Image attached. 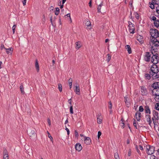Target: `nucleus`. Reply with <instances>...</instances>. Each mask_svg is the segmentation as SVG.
Here are the masks:
<instances>
[{
    "mask_svg": "<svg viewBox=\"0 0 159 159\" xmlns=\"http://www.w3.org/2000/svg\"><path fill=\"white\" fill-rule=\"evenodd\" d=\"M150 70L149 74L151 75L152 77L153 80L159 78V74H158L159 69L156 64H153L152 65Z\"/></svg>",
    "mask_w": 159,
    "mask_h": 159,
    "instance_id": "1",
    "label": "nucleus"
},
{
    "mask_svg": "<svg viewBox=\"0 0 159 159\" xmlns=\"http://www.w3.org/2000/svg\"><path fill=\"white\" fill-rule=\"evenodd\" d=\"M151 51L153 55L151 57V61L153 64H157L159 61V57L158 54L156 52L155 48H153V46H152Z\"/></svg>",
    "mask_w": 159,
    "mask_h": 159,
    "instance_id": "2",
    "label": "nucleus"
},
{
    "mask_svg": "<svg viewBox=\"0 0 159 159\" xmlns=\"http://www.w3.org/2000/svg\"><path fill=\"white\" fill-rule=\"evenodd\" d=\"M150 32L151 36V39H154L159 37V31L156 29H151L150 30Z\"/></svg>",
    "mask_w": 159,
    "mask_h": 159,
    "instance_id": "3",
    "label": "nucleus"
},
{
    "mask_svg": "<svg viewBox=\"0 0 159 159\" xmlns=\"http://www.w3.org/2000/svg\"><path fill=\"white\" fill-rule=\"evenodd\" d=\"M155 147L150 145L146 146V152L148 155H151L154 153L155 151Z\"/></svg>",
    "mask_w": 159,
    "mask_h": 159,
    "instance_id": "4",
    "label": "nucleus"
},
{
    "mask_svg": "<svg viewBox=\"0 0 159 159\" xmlns=\"http://www.w3.org/2000/svg\"><path fill=\"white\" fill-rule=\"evenodd\" d=\"M151 42L152 43V45L151 46H153V48H155L156 50H157V47L159 46V41L157 39H151Z\"/></svg>",
    "mask_w": 159,
    "mask_h": 159,
    "instance_id": "5",
    "label": "nucleus"
},
{
    "mask_svg": "<svg viewBox=\"0 0 159 159\" xmlns=\"http://www.w3.org/2000/svg\"><path fill=\"white\" fill-rule=\"evenodd\" d=\"M128 23L129 24V30L130 33L134 34V33L135 30L134 25L130 21H128Z\"/></svg>",
    "mask_w": 159,
    "mask_h": 159,
    "instance_id": "6",
    "label": "nucleus"
},
{
    "mask_svg": "<svg viewBox=\"0 0 159 159\" xmlns=\"http://www.w3.org/2000/svg\"><path fill=\"white\" fill-rule=\"evenodd\" d=\"M151 54L149 52H147L145 53L144 56V60L146 62H149L150 60Z\"/></svg>",
    "mask_w": 159,
    "mask_h": 159,
    "instance_id": "7",
    "label": "nucleus"
},
{
    "mask_svg": "<svg viewBox=\"0 0 159 159\" xmlns=\"http://www.w3.org/2000/svg\"><path fill=\"white\" fill-rule=\"evenodd\" d=\"M157 0H152V2H149V4L150 5V7L152 9L155 8V5H158V3L157 2Z\"/></svg>",
    "mask_w": 159,
    "mask_h": 159,
    "instance_id": "8",
    "label": "nucleus"
},
{
    "mask_svg": "<svg viewBox=\"0 0 159 159\" xmlns=\"http://www.w3.org/2000/svg\"><path fill=\"white\" fill-rule=\"evenodd\" d=\"M152 86L154 88V89L152 91V93H153L157 88H159V82H154L152 84Z\"/></svg>",
    "mask_w": 159,
    "mask_h": 159,
    "instance_id": "9",
    "label": "nucleus"
},
{
    "mask_svg": "<svg viewBox=\"0 0 159 159\" xmlns=\"http://www.w3.org/2000/svg\"><path fill=\"white\" fill-rule=\"evenodd\" d=\"M141 89L142 95H146L148 94L147 90L144 86H142L141 87Z\"/></svg>",
    "mask_w": 159,
    "mask_h": 159,
    "instance_id": "10",
    "label": "nucleus"
},
{
    "mask_svg": "<svg viewBox=\"0 0 159 159\" xmlns=\"http://www.w3.org/2000/svg\"><path fill=\"white\" fill-rule=\"evenodd\" d=\"M27 132L28 133L29 135L31 136L32 135H35L36 134L35 129L34 128H32V129H28Z\"/></svg>",
    "mask_w": 159,
    "mask_h": 159,
    "instance_id": "11",
    "label": "nucleus"
},
{
    "mask_svg": "<svg viewBox=\"0 0 159 159\" xmlns=\"http://www.w3.org/2000/svg\"><path fill=\"white\" fill-rule=\"evenodd\" d=\"M91 142V140L90 138L89 137H84V143L87 145L90 144Z\"/></svg>",
    "mask_w": 159,
    "mask_h": 159,
    "instance_id": "12",
    "label": "nucleus"
},
{
    "mask_svg": "<svg viewBox=\"0 0 159 159\" xmlns=\"http://www.w3.org/2000/svg\"><path fill=\"white\" fill-rule=\"evenodd\" d=\"M76 150L78 152L80 151L82 149L81 145L79 143H77L75 146Z\"/></svg>",
    "mask_w": 159,
    "mask_h": 159,
    "instance_id": "13",
    "label": "nucleus"
},
{
    "mask_svg": "<svg viewBox=\"0 0 159 159\" xmlns=\"http://www.w3.org/2000/svg\"><path fill=\"white\" fill-rule=\"evenodd\" d=\"M153 116L154 118L157 120H159V118L158 117V113L155 110H153Z\"/></svg>",
    "mask_w": 159,
    "mask_h": 159,
    "instance_id": "14",
    "label": "nucleus"
},
{
    "mask_svg": "<svg viewBox=\"0 0 159 159\" xmlns=\"http://www.w3.org/2000/svg\"><path fill=\"white\" fill-rule=\"evenodd\" d=\"M141 113L137 111L135 113L136 118L138 121H139L140 119V117L141 116Z\"/></svg>",
    "mask_w": 159,
    "mask_h": 159,
    "instance_id": "15",
    "label": "nucleus"
},
{
    "mask_svg": "<svg viewBox=\"0 0 159 159\" xmlns=\"http://www.w3.org/2000/svg\"><path fill=\"white\" fill-rule=\"evenodd\" d=\"M144 110L145 111V113L146 114H151V111L150 108L148 105H146L144 107Z\"/></svg>",
    "mask_w": 159,
    "mask_h": 159,
    "instance_id": "16",
    "label": "nucleus"
},
{
    "mask_svg": "<svg viewBox=\"0 0 159 159\" xmlns=\"http://www.w3.org/2000/svg\"><path fill=\"white\" fill-rule=\"evenodd\" d=\"M145 117L146 118L147 121L149 125H150L152 122V121L151 120V116L150 114L146 115Z\"/></svg>",
    "mask_w": 159,
    "mask_h": 159,
    "instance_id": "17",
    "label": "nucleus"
},
{
    "mask_svg": "<svg viewBox=\"0 0 159 159\" xmlns=\"http://www.w3.org/2000/svg\"><path fill=\"white\" fill-rule=\"evenodd\" d=\"M125 49L128 51V52L129 54H130L132 53L131 48L130 46L129 45H127L125 47Z\"/></svg>",
    "mask_w": 159,
    "mask_h": 159,
    "instance_id": "18",
    "label": "nucleus"
},
{
    "mask_svg": "<svg viewBox=\"0 0 159 159\" xmlns=\"http://www.w3.org/2000/svg\"><path fill=\"white\" fill-rule=\"evenodd\" d=\"M35 67L37 72H39V65L38 60H35Z\"/></svg>",
    "mask_w": 159,
    "mask_h": 159,
    "instance_id": "19",
    "label": "nucleus"
},
{
    "mask_svg": "<svg viewBox=\"0 0 159 159\" xmlns=\"http://www.w3.org/2000/svg\"><path fill=\"white\" fill-rule=\"evenodd\" d=\"M75 92L78 95L80 94V87L79 86H76L75 87Z\"/></svg>",
    "mask_w": 159,
    "mask_h": 159,
    "instance_id": "20",
    "label": "nucleus"
},
{
    "mask_svg": "<svg viewBox=\"0 0 159 159\" xmlns=\"http://www.w3.org/2000/svg\"><path fill=\"white\" fill-rule=\"evenodd\" d=\"M85 22L86 25L88 26L89 29H90L91 28V23L89 20H85Z\"/></svg>",
    "mask_w": 159,
    "mask_h": 159,
    "instance_id": "21",
    "label": "nucleus"
},
{
    "mask_svg": "<svg viewBox=\"0 0 159 159\" xmlns=\"http://www.w3.org/2000/svg\"><path fill=\"white\" fill-rule=\"evenodd\" d=\"M120 121L121 122L120 123V126L122 128H124L125 127V125L124 123V120L123 118L121 119Z\"/></svg>",
    "mask_w": 159,
    "mask_h": 159,
    "instance_id": "22",
    "label": "nucleus"
},
{
    "mask_svg": "<svg viewBox=\"0 0 159 159\" xmlns=\"http://www.w3.org/2000/svg\"><path fill=\"white\" fill-rule=\"evenodd\" d=\"M151 77H152V75L148 73L145 74V78L146 80H149L151 79Z\"/></svg>",
    "mask_w": 159,
    "mask_h": 159,
    "instance_id": "23",
    "label": "nucleus"
},
{
    "mask_svg": "<svg viewBox=\"0 0 159 159\" xmlns=\"http://www.w3.org/2000/svg\"><path fill=\"white\" fill-rule=\"evenodd\" d=\"M5 50H6L7 53V54L9 53H12L13 50L12 48H5Z\"/></svg>",
    "mask_w": 159,
    "mask_h": 159,
    "instance_id": "24",
    "label": "nucleus"
},
{
    "mask_svg": "<svg viewBox=\"0 0 159 159\" xmlns=\"http://www.w3.org/2000/svg\"><path fill=\"white\" fill-rule=\"evenodd\" d=\"M127 98H128L126 96L124 97L125 102L126 105H127V106L128 107L130 105V103L128 101H127Z\"/></svg>",
    "mask_w": 159,
    "mask_h": 159,
    "instance_id": "25",
    "label": "nucleus"
},
{
    "mask_svg": "<svg viewBox=\"0 0 159 159\" xmlns=\"http://www.w3.org/2000/svg\"><path fill=\"white\" fill-rule=\"evenodd\" d=\"M154 24L156 27L158 28L159 27V20H157L154 21Z\"/></svg>",
    "mask_w": 159,
    "mask_h": 159,
    "instance_id": "26",
    "label": "nucleus"
},
{
    "mask_svg": "<svg viewBox=\"0 0 159 159\" xmlns=\"http://www.w3.org/2000/svg\"><path fill=\"white\" fill-rule=\"evenodd\" d=\"M76 46L75 47L76 49L77 50L79 49L81 47L80 42H76L75 43Z\"/></svg>",
    "mask_w": 159,
    "mask_h": 159,
    "instance_id": "27",
    "label": "nucleus"
},
{
    "mask_svg": "<svg viewBox=\"0 0 159 159\" xmlns=\"http://www.w3.org/2000/svg\"><path fill=\"white\" fill-rule=\"evenodd\" d=\"M102 2H102L98 6V8H97V10H98V12H101V7L103 5H102Z\"/></svg>",
    "mask_w": 159,
    "mask_h": 159,
    "instance_id": "28",
    "label": "nucleus"
},
{
    "mask_svg": "<svg viewBox=\"0 0 159 159\" xmlns=\"http://www.w3.org/2000/svg\"><path fill=\"white\" fill-rule=\"evenodd\" d=\"M20 91H21V93L23 94H24L25 93V92L24 91V87L23 86L22 83H21L20 84Z\"/></svg>",
    "mask_w": 159,
    "mask_h": 159,
    "instance_id": "29",
    "label": "nucleus"
},
{
    "mask_svg": "<svg viewBox=\"0 0 159 159\" xmlns=\"http://www.w3.org/2000/svg\"><path fill=\"white\" fill-rule=\"evenodd\" d=\"M155 91L157 92V93L155 92L154 93H152L153 94L155 95L156 97L157 96H159V88H157V89H156L154 92Z\"/></svg>",
    "mask_w": 159,
    "mask_h": 159,
    "instance_id": "30",
    "label": "nucleus"
},
{
    "mask_svg": "<svg viewBox=\"0 0 159 159\" xmlns=\"http://www.w3.org/2000/svg\"><path fill=\"white\" fill-rule=\"evenodd\" d=\"M72 80L71 78L69 79L68 80V83L69 84L70 89L72 87Z\"/></svg>",
    "mask_w": 159,
    "mask_h": 159,
    "instance_id": "31",
    "label": "nucleus"
},
{
    "mask_svg": "<svg viewBox=\"0 0 159 159\" xmlns=\"http://www.w3.org/2000/svg\"><path fill=\"white\" fill-rule=\"evenodd\" d=\"M60 12V9L58 7L56 8V10L55 11V14L56 15H58Z\"/></svg>",
    "mask_w": 159,
    "mask_h": 159,
    "instance_id": "32",
    "label": "nucleus"
},
{
    "mask_svg": "<svg viewBox=\"0 0 159 159\" xmlns=\"http://www.w3.org/2000/svg\"><path fill=\"white\" fill-rule=\"evenodd\" d=\"M58 89L59 91L61 92L62 91V85L61 84H58Z\"/></svg>",
    "mask_w": 159,
    "mask_h": 159,
    "instance_id": "33",
    "label": "nucleus"
},
{
    "mask_svg": "<svg viewBox=\"0 0 159 159\" xmlns=\"http://www.w3.org/2000/svg\"><path fill=\"white\" fill-rule=\"evenodd\" d=\"M143 37L142 36L139 35L137 37V39L140 42H141L142 41Z\"/></svg>",
    "mask_w": 159,
    "mask_h": 159,
    "instance_id": "34",
    "label": "nucleus"
},
{
    "mask_svg": "<svg viewBox=\"0 0 159 159\" xmlns=\"http://www.w3.org/2000/svg\"><path fill=\"white\" fill-rule=\"evenodd\" d=\"M150 18L152 20H153V21H156V20H157V18L156 17L154 16H150Z\"/></svg>",
    "mask_w": 159,
    "mask_h": 159,
    "instance_id": "35",
    "label": "nucleus"
},
{
    "mask_svg": "<svg viewBox=\"0 0 159 159\" xmlns=\"http://www.w3.org/2000/svg\"><path fill=\"white\" fill-rule=\"evenodd\" d=\"M3 156L6 155L7 156V155H8L7 151L6 149H5L4 150L3 152Z\"/></svg>",
    "mask_w": 159,
    "mask_h": 159,
    "instance_id": "36",
    "label": "nucleus"
},
{
    "mask_svg": "<svg viewBox=\"0 0 159 159\" xmlns=\"http://www.w3.org/2000/svg\"><path fill=\"white\" fill-rule=\"evenodd\" d=\"M135 149L137 151V152H138V153L141 156V153L140 152V150H139V149H138V146L137 145H136V146H135Z\"/></svg>",
    "mask_w": 159,
    "mask_h": 159,
    "instance_id": "37",
    "label": "nucleus"
},
{
    "mask_svg": "<svg viewBox=\"0 0 159 159\" xmlns=\"http://www.w3.org/2000/svg\"><path fill=\"white\" fill-rule=\"evenodd\" d=\"M114 157L115 159H120V158L118 154V153L116 152L114 154Z\"/></svg>",
    "mask_w": 159,
    "mask_h": 159,
    "instance_id": "38",
    "label": "nucleus"
},
{
    "mask_svg": "<svg viewBox=\"0 0 159 159\" xmlns=\"http://www.w3.org/2000/svg\"><path fill=\"white\" fill-rule=\"evenodd\" d=\"M134 121L133 122V125L135 127L136 129H137L138 128L137 126V125L138 124V123H136V120L134 119Z\"/></svg>",
    "mask_w": 159,
    "mask_h": 159,
    "instance_id": "39",
    "label": "nucleus"
},
{
    "mask_svg": "<svg viewBox=\"0 0 159 159\" xmlns=\"http://www.w3.org/2000/svg\"><path fill=\"white\" fill-rule=\"evenodd\" d=\"M155 109L159 111V103H157L155 105Z\"/></svg>",
    "mask_w": 159,
    "mask_h": 159,
    "instance_id": "40",
    "label": "nucleus"
},
{
    "mask_svg": "<svg viewBox=\"0 0 159 159\" xmlns=\"http://www.w3.org/2000/svg\"><path fill=\"white\" fill-rule=\"evenodd\" d=\"M134 15L135 18L138 20L139 19V15L137 12H134Z\"/></svg>",
    "mask_w": 159,
    "mask_h": 159,
    "instance_id": "41",
    "label": "nucleus"
},
{
    "mask_svg": "<svg viewBox=\"0 0 159 159\" xmlns=\"http://www.w3.org/2000/svg\"><path fill=\"white\" fill-rule=\"evenodd\" d=\"M97 120L98 123V124H100L101 123H102V120L101 119H100L98 117H97Z\"/></svg>",
    "mask_w": 159,
    "mask_h": 159,
    "instance_id": "42",
    "label": "nucleus"
},
{
    "mask_svg": "<svg viewBox=\"0 0 159 159\" xmlns=\"http://www.w3.org/2000/svg\"><path fill=\"white\" fill-rule=\"evenodd\" d=\"M144 110V108L142 106H140L139 107V111L140 112H143Z\"/></svg>",
    "mask_w": 159,
    "mask_h": 159,
    "instance_id": "43",
    "label": "nucleus"
},
{
    "mask_svg": "<svg viewBox=\"0 0 159 159\" xmlns=\"http://www.w3.org/2000/svg\"><path fill=\"white\" fill-rule=\"evenodd\" d=\"M70 114H73V108L72 105H71V106L70 107Z\"/></svg>",
    "mask_w": 159,
    "mask_h": 159,
    "instance_id": "44",
    "label": "nucleus"
},
{
    "mask_svg": "<svg viewBox=\"0 0 159 159\" xmlns=\"http://www.w3.org/2000/svg\"><path fill=\"white\" fill-rule=\"evenodd\" d=\"M16 27V25H14L12 27V30L13 31V34H14L15 32V30Z\"/></svg>",
    "mask_w": 159,
    "mask_h": 159,
    "instance_id": "45",
    "label": "nucleus"
},
{
    "mask_svg": "<svg viewBox=\"0 0 159 159\" xmlns=\"http://www.w3.org/2000/svg\"><path fill=\"white\" fill-rule=\"evenodd\" d=\"M107 61L108 62H109V61H110V60H111V56L109 54H107Z\"/></svg>",
    "mask_w": 159,
    "mask_h": 159,
    "instance_id": "46",
    "label": "nucleus"
},
{
    "mask_svg": "<svg viewBox=\"0 0 159 159\" xmlns=\"http://www.w3.org/2000/svg\"><path fill=\"white\" fill-rule=\"evenodd\" d=\"M66 16H67V17H69V19L70 20V22L71 23L72 22V20L70 16V13L67 14L66 15H65L64 16L65 17H66Z\"/></svg>",
    "mask_w": 159,
    "mask_h": 159,
    "instance_id": "47",
    "label": "nucleus"
},
{
    "mask_svg": "<svg viewBox=\"0 0 159 159\" xmlns=\"http://www.w3.org/2000/svg\"><path fill=\"white\" fill-rule=\"evenodd\" d=\"M156 11L157 14H159V6L156 7Z\"/></svg>",
    "mask_w": 159,
    "mask_h": 159,
    "instance_id": "48",
    "label": "nucleus"
},
{
    "mask_svg": "<svg viewBox=\"0 0 159 159\" xmlns=\"http://www.w3.org/2000/svg\"><path fill=\"white\" fill-rule=\"evenodd\" d=\"M109 105L108 106V107L110 109H111L112 107V104L111 101L109 102L108 103Z\"/></svg>",
    "mask_w": 159,
    "mask_h": 159,
    "instance_id": "49",
    "label": "nucleus"
},
{
    "mask_svg": "<svg viewBox=\"0 0 159 159\" xmlns=\"http://www.w3.org/2000/svg\"><path fill=\"white\" fill-rule=\"evenodd\" d=\"M75 135L76 137L77 138L79 136L77 130H75Z\"/></svg>",
    "mask_w": 159,
    "mask_h": 159,
    "instance_id": "50",
    "label": "nucleus"
},
{
    "mask_svg": "<svg viewBox=\"0 0 159 159\" xmlns=\"http://www.w3.org/2000/svg\"><path fill=\"white\" fill-rule=\"evenodd\" d=\"M102 134L101 132L99 131L98 132V138L99 139Z\"/></svg>",
    "mask_w": 159,
    "mask_h": 159,
    "instance_id": "51",
    "label": "nucleus"
},
{
    "mask_svg": "<svg viewBox=\"0 0 159 159\" xmlns=\"http://www.w3.org/2000/svg\"><path fill=\"white\" fill-rule=\"evenodd\" d=\"M150 159H159L158 158H157L154 155L151 156V157Z\"/></svg>",
    "mask_w": 159,
    "mask_h": 159,
    "instance_id": "52",
    "label": "nucleus"
},
{
    "mask_svg": "<svg viewBox=\"0 0 159 159\" xmlns=\"http://www.w3.org/2000/svg\"><path fill=\"white\" fill-rule=\"evenodd\" d=\"M68 102L69 103L70 106V107L72 105V100L71 98L68 100Z\"/></svg>",
    "mask_w": 159,
    "mask_h": 159,
    "instance_id": "53",
    "label": "nucleus"
},
{
    "mask_svg": "<svg viewBox=\"0 0 159 159\" xmlns=\"http://www.w3.org/2000/svg\"><path fill=\"white\" fill-rule=\"evenodd\" d=\"M3 159H9V156L8 155H7V156H3Z\"/></svg>",
    "mask_w": 159,
    "mask_h": 159,
    "instance_id": "54",
    "label": "nucleus"
},
{
    "mask_svg": "<svg viewBox=\"0 0 159 159\" xmlns=\"http://www.w3.org/2000/svg\"><path fill=\"white\" fill-rule=\"evenodd\" d=\"M52 15H51V16L50 18V22H51V23L52 25V26H53V23H52Z\"/></svg>",
    "mask_w": 159,
    "mask_h": 159,
    "instance_id": "55",
    "label": "nucleus"
},
{
    "mask_svg": "<svg viewBox=\"0 0 159 159\" xmlns=\"http://www.w3.org/2000/svg\"><path fill=\"white\" fill-rule=\"evenodd\" d=\"M65 129L67 132V134L69 135L70 134V131H69V129L68 128H67L66 127Z\"/></svg>",
    "mask_w": 159,
    "mask_h": 159,
    "instance_id": "56",
    "label": "nucleus"
},
{
    "mask_svg": "<svg viewBox=\"0 0 159 159\" xmlns=\"http://www.w3.org/2000/svg\"><path fill=\"white\" fill-rule=\"evenodd\" d=\"M27 0H23L22 2L23 5L24 6L26 5V1Z\"/></svg>",
    "mask_w": 159,
    "mask_h": 159,
    "instance_id": "57",
    "label": "nucleus"
},
{
    "mask_svg": "<svg viewBox=\"0 0 159 159\" xmlns=\"http://www.w3.org/2000/svg\"><path fill=\"white\" fill-rule=\"evenodd\" d=\"M1 49L2 50L3 48L5 49L6 48H5L4 45L3 44H2L0 47Z\"/></svg>",
    "mask_w": 159,
    "mask_h": 159,
    "instance_id": "58",
    "label": "nucleus"
},
{
    "mask_svg": "<svg viewBox=\"0 0 159 159\" xmlns=\"http://www.w3.org/2000/svg\"><path fill=\"white\" fill-rule=\"evenodd\" d=\"M89 4V6L90 7H92V0H90Z\"/></svg>",
    "mask_w": 159,
    "mask_h": 159,
    "instance_id": "59",
    "label": "nucleus"
},
{
    "mask_svg": "<svg viewBox=\"0 0 159 159\" xmlns=\"http://www.w3.org/2000/svg\"><path fill=\"white\" fill-rule=\"evenodd\" d=\"M139 148L141 150H143V147L141 145H139Z\"/></svg>",
    "mask_w": 159,
    "mask_h": 159,
    "instance_id": "60",
    "label": "nucleus"
},
{
    "mask_svg": "<svg viewBox=\"0 0 159 159\" xmlns=\"http://www.w3.org/2000/svg\"><path fill=\"white\" fill-rule=\"evenodd\" d=\"M50 9V11L52 10L53 11L54 9V7L52 6H51L49 8Z\"/></svg>",
    "mask_w": 159,
    "mask_h": 159,
    "instance_id": "61",
    "label": "nucleus"
},
{
    "mask_svg": "<svg viewBox=\"0 0 159 159\" xmlns=\"http://www.w3.org/2000/svg\"><path fill=\"white\" fill-rule=\"evenodd\" d=\"M59 22L60 25H61V16H59Z\"/></svg>",
    "mask_w": 159,
    "mask_h": 159,
    "instance_id": "62",
    "label": "nucleus"
},
{
    "mask_svg": "<svg viewBox=\"0 0 159 159\" xmlns=\"http://www.w3.org/2000/svg\"><path fill=\"white\" fill-rule=\"evenodd\" d=\"M48 137L51 139V140L53 139L52 137L50 134L48 135Z\"/></svg>",
    "mask_w": 159,
    "mask_h": 159,
    "instance_id": "63",
    "label": "nucleus"
},
{
    "mask_svg": "<svg viewBox=\"0 0 159 159\" xmlns=\"http://www.w3.org/2000/svg\"><path fill=\"white\" fill-rule=\"evenodd\" d=\"M48 123L49 124V125H51V121H50V119H48Z\"/></svg>",
    "mask_w": 159,
    "mask_h": 159,
    "instance_id": "64",
    "label": "nucleus"
}]
</instances>
